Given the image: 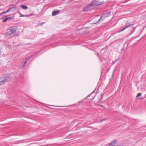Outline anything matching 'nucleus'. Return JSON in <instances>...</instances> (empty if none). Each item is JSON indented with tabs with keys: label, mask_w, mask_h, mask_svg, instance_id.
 <instances>
[{
	"label": "nucleus",
	"mask_w": 146,
	"mask_h": 146,
	"mask_svg": "<svg viewBox=\"0 0 146 146\" xmlns=\"http://www.w3.org/2000/svg\"><path fill=\"white\" fill-rule=\"evenodd\" d=\"M141 95H142V93H138L136 96V98H137L139 96H141Z\"/></svg>",
	"instance_id": "nucleus-13"
},
{
	"label": "nucleus",
	"mask_w": 146,
	"mask_h": 146,
	"mask_svg": "<svg viewBox=\"0 0 146 146\" xmlns=\"http://www.w3.org/2000/svg\"><path fill=\"white\" fill-rule=\"evenodd\" d=\"M93 9V7H92L90 4H89L87 5V6L84 8L83 11L85 12H87Z\"/></svg>",
	"instance_id": "nucleus-4"
},
{
	"label": "nucleus",
	"mask_w": 146,
	"mask_h": 146,
	"mask_svg": "<svg viewBox=\"0 0 146 146\" xmlns=\"http://www.w3.org/2000/svg\"><path fill=\"white\" fill-rule=\"evenodd\" d=\"M21 7L23 9H28V7L26 5H21Z\"/></svg>",
	"instance_id": "nucleus-11"
},
{
	"label": "nucleus",
	"mask_w": 146,
	"mask_h": 146,
	"mask_svg": "<svg viewBox=\"0 0 146 146\" xmlns=\"http://www.w3.org/2000/svg\"><path fill=\"white\" fill-rule=\"evenodd\" d=\"M9 11H8V10L6 11H4V12H2V13H1V14H2V15L3 14H5V13H6L8 12H9Z\"/></svg>",
	"instance_id": "nucleus-14"
},
{
	"label": "nucleus",
	"mask_w": 146,
	"mask_h": 146,
	"mask_svg": "<svg viewBox=\"0 0 146 146\" xmlns=\"http://www.w3.org/2000/svg\"><path fill=\"white\" fill-rule=\"evenodd\" d=\"M111 12L110 11H108L107 13L104 14L100 17V18L97 22V23L100 22L101 20H104L106 17H109L110 15Z\"/></svg>",
	"instance_id": "nucleus-1"
},
{
	"label": "nucleus",
	"mask_w": 146,
	"mask_h": 146,
	"mask_svg": "<svg viewBox=\"0 0 146 146\" xmlns=\"http://www.w3.org/2000/svg\"><path fill=\"white\" fill-rule=\"evenodd\" d=\"M7 18H9L8 19H12V17H7Z\"/></svg>",
	"instance_id": "nucleus-19"
},
{
	"label": "nucleus",
	"mask_w": 146,
	"mask_h": 146,
	"mask_svg": "<svg viewBox=\"0 0 146 146\" xmlns=\"http://www.w3.org/2000/svg\"><path fill=\"white\" fill-rule=\"evenodd\" d=\"M17 28L16 27H13L10 28L8 30V32L7 33V35H11L15 33L16 31Z\"/></svg>",
	"instance_id": "nucleus-2"
},
{
	"label": "nucleus",
	"mask_w": 146,
	"mask_h": 146,
	"mask_svg": "<svg viewBox=\"0 0 146 146\" xmlns=\"http://www.w3.org/2000/svg\"><path fill=\"white\" fill-rule=\"evenodd\" d=\"M21 15V16L22 17H27L29 16L28 15H22V14H20Z\"/></svg>",
	"instance_id": "nucleus-16"
},
{
	"label": "nucleus",
	"mask_w": 146,
	"mask_h": 146,
	"mask_svg": "<svg viewBox=\"0 0 146 146\" xmlns=\"http://www.w3.org/2000/svg\"><path fill=\"white\" fill-rule=\"evenodd\" d=\"M17 9V7L16 5L12 4L9 6V8L8 9L9 12H12L15 11Z\"/></svg>",
	"instance_id": "nucleus-3"
},
{
	"label": "nucleus",
	"mask_w": 146,
	"mask_h": 146,
	"mask_svg": "<svg viewBox=\"0 0 146 146\" xmlns=\"http://www.w3.org/2000/svg\"><path fill=\"white\" fill-rule=\"evenodd\" d=\"M96 96H94V97L92 99H94V98Z\"/></svg>",
	"instance_id": "nucleus-20"
},
{
	"label": "nucleus",
	"mask_w": 146,
	"mask_h": 146,
	"mask_svg": "<svg viewBox=\"0 0 146 146\" xmlns=\"http://www.w3.org/2000/svg\"><path fill=\"white\" fill-rule=\"evenodd\" d=\"M118 60V59L116 61H113L112 63H111V65H113V64H114L115 62H116Z\"/></svg>",
	"instance_id": "nucleus-15"
},
{
	"label": "nucleus",
	"mask_w": 146,
	"mask_h": 146,
	"mask_svg": "<svg viewBox=\"0 0 146 146\" xmlns=\"http://www.w3.org/2000/svg\"><path fill=\"white\" fill-rule=\"evenodd\" d=\"M133 24H131L130 23H128V22H127L126 23V25L125 26V27L121 30L119 31L118 32V33H119L123 30H124L125 29H127L129 27H131L132 25H133Z\"/></svg>",
	"instance_id": "nucleus-6"
},
{
	"label": "nucleus",
	"mask_w": 146,
	"mask_h": 146,
	"mask_svg": "<svg viewBox=\"0 0 146 146\" xmlns=\"http://www.w3.org/2000/svg\"><path fill=\"white\" fill-rule=\"evenodd\" d=\"M117 142V140H115L114 142H112V143L109 144L110 145H111V146H114L116 144ZM117 146H123L122 145H117Z\"/></svg>",
	"instance_id": "nucleus-9"
},
{
	"label": "nucleus",
	"mask_w": 146,
	"mask_h": 146,
	"mask_svg": "<svg viewBox=\"0 0 146 146\" xmlns=\"http://www.w3.org/2000/svg\"><path fill=\"white\" fill-rule=\"evenodd\" d=\"M145 101H146V100H145Z\"/></svg>",
	"instance_id": "nucleus-23"
},
{
	"label": "nucleus",
	"mask_w": 146,
	"mask_h": 146,
	"mask_svg": "<svg viewBox=\"0 0 146 146\" xmlns=\"http://www.w3.org/2000/svg\"><path fill=\"white\" fill-rule=\"evenodd\" d=\"M31 58V57H29V58H25V61L21 63V64H22L23 66H25L27 62L29 60V59Z\"/></svg>",
	"instance_id": "nucleus-8"
},
{
	"label": "nucleus",
	"mask_w": 146,
	"mask_h": 146,
	"mask_svg": "<svg viewBox=\"0 0 146 146\" xmlns=\"http://www.w3.org/2000/svg\"><path fill=\"white\" fill-rule=\"evenodd\" d=\"M102 3H100V2L96 1H93L92 3L90 4L92 7H94L96 6L102 4Z\"/></svg>",
	"instance_id": "nucleus-5"
},
{
	"label": "nucleus",
	"mask_w": 146,
	"mask_h": 146,
	"mask_svg": "<svg viewBox=\"0 0 146 146\" xmlns=\"http://www.w3.org/2000/svg\"><path fill=\"white\" fill-rule=\"evenodd\" d=\"M5 17H6V19H3V18H2L3 19V22H6L8 19H9L7 17V15L5 16Z\"/></svg>",
	"instance_id": "nucleus-12"
},
{
	"label": "nucleus",
	"mask_w": 146,
	"mask_h": 146,
	"mask_svg": "<svg viewBox=\"0 0 146 146\" xmlns=\"http://www.w3.org/2000/svg\"><path fill=\"white\" fill-rule=\"evenodd\" d=\"M106 119H102L101 120V122H102L105 120H106Z\"/></svg>",
	"instance_id": "nucleus-17"
},
{
	"label": "nucleus",
	"mask_w": 146,
	"mask_h": 146,
	"mask_svg": "<svg viewBox=\"0 0 146 146\" xmlns=\"http://www.w3.org/2000/svg\"><path fill=\"white\" fill-rule=\"evenodd\" d=\"M6 82V77H2L0 78V86L4 84Z\"/></svg>",
	"instance_id": "nucleus-7"
},
{
	"label": "nucleus",
	"mask_w": 146,
	"mask_h": 146,
	"mask_svg": "<svg viewBox=\"0 0 146 146\" xmlns=\"http://www.w3.org/2000/svg\"><path fill=\"white\" fill-rule=\"evenodd\" d=\"M59 12L60 11L59 10H58V11H53L52 15L53 16H55L59 13Z\"/></svg>",
	"instance_id": "nucleus-10"
},
{
	"label": "nucleus",
	"mask_w": 146,
	"mask_h": 146,
	"mask_svg": "<svg viewBox=\"0 0 146 146\" xmlns=\"http://www.w3.org/2000/svg\"><path fill=\"white\" fill-rule=\"evenodd\" d=\"M95 90H94L91 94H90V95H89L88 96H91L92 94L94 92Z\"/></svg>",
	"instance_id": "nucleus-18"
},
{
	"label": "nucleus",
	"mask_w": 146,
	"mask_h": 146,
	"mask_svg": "<svg viewBox=\"0 0 146 146\" xmlns=\"http://www.w3.org/2000/svg\"><path fill=\"white\" fill-rule=\"evenodd\" d=\"M110 146H111V145H110Z\"/></svg>",
	"instance_id": "nucleus-24"
},
{
	"label": "nucleus",
	"mask_w": 146,
	"mask_h": 146,
	"mask_svg": "<svg viewBox=\"0 0 146 146\" xmlns=\"http://www.w3.org/2000/svg\"><path fill=\"white\" fill-rule=\"evenodd\" d=\"M1 15H2L1 13H0V16H1Z\"/></svg>",
	"instance_id": "nucleus-21"
},
{
	"label": "nucleus",
	"mask_w": 146,
	"mask_h": 146,
	"mask_svg": "<svg viewBox=\"0 0 146 146\" xmlns=\"http://www.w3.org/2000/svg\"><path fill=\"white\" fill-rule=\"evenodd\" d=\"M43 23H42V24H41V25H42V24H43Z\"/></svg>",
	"instance_id": "nucleus-22"
}]
</instances>
